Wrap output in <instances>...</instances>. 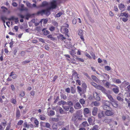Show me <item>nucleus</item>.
Returning <instances> with one entry per match:
<instances>
[{
    "label": "nucleus",
    "mask_w": 130,
    "mask_h": 130,
    "mask_svg": "<svg viewBox=\"0 0 130 130\" xmlns=\"http://www.w3.org/2000/svg\"><path fill=\"white\" fill-rule=\"evenodd\" d=\"M57 5L56 1L55 0H53L50 3V6L46 8V14L47 15H50L51 14L50 10L51 9L56 8L57 7Z\"/></svg>",
    "instance_id": "1"
},
{
    "label": "nucleus",
    "mask_w": 130,
    "mask_h": 130,
    "mask_svg": "<svg viewBox=\"0 0 130 130\" xmlns=\"http://www.w3.org/2000/svg\"><path fill=\"white\" fill-rule=\"evenodd\" d=\"M110 102L108 101H106L103 103L102 107L104 110H107L110 109L111 108L110 107Z\"/></svg>",
    "instance_id": "2"
},
{
    "label": "nucleus",
    "mask_w": 130,
    "mask_h": 130,
    "mask_svg": "<svg viewBox=\"0 0 130 130\" xmlns=\"http://www.w3.org/2000/svg\"><path fill=\"white\" fill-rule=\"evenodd\" d=\"M96 89L101 90L105 94H106L107 91L102 86L100 85H98Z\"/></svg>",
    "instance_id": "3"
},
{
    "label": "nucleus",
    "mask_w": 130,
    "mask_h": 130,
    "mask_svg": "<svg viewBox=\"0 0 130 130\" xmlns=\"http://www.w3.org/2000/svg\"><path fill=\"white\" fill-rule=\"evenodd\" d=\"M106 110V111L105 112V113L106 115L107 116H111L114 114V113L112 111V110L111 108Z\"/></svg>",
    "instance_id": "4"
},
{
    "label": "nucleus",
    "mask_w": 130,
    "mask_h": 130,
    "mask_svg": "<svg viewBox=\"0 0 130 130\" xmlns=\"http://www.w3.org/2000/svg\"><path fill=\"white\" fill-rule=\"evenodd\" d=\"M46 9H42L37 12L36 14L37 15L41 14V15H43L44 14H45L46 16H48L49 15H47L46 14Z\"/></svg>",
    "instance_id": "5"
},
{
    "label": "nucleus",
    "mask_w": 130,
    "mask_h": 130,
    "mask_svg": "<svg viewBox=\"0 0 130 130\" xmlns=\"http://www.w3.org/2000/svg\"><path fill=\"white\" fill-rule=\"evenodd\" d=\"M88 121L89 122L90 125H93L94 121V117H89L88 119Z\"/></svg>",
    "instance_id": "6"
},
{
    "label": "nucleus",
    "mask_w": 130,
    "mask_h": 130,
    "mask_svg": "<svg viewBox=\"0 0 130 130\" xmlns=\"http://www.w3.org/2000/svg\"><path fill=\"white\" fill-rule=\"evenodd\" d=\"M105 94L106 95V96L108 97V99L111 102L113 103L116 102V101L113 98L111 95L108 93L107 92L106 93V94Z\"/></svg>",
    "instance_id": "7"
},
{
    "label": "nucleus",
    "mask_w": 130,
    "mask_h": 130,
    "mask_svg": "<svg viewBox=\"0 0 130 130\" xmlns=\"http://www.w3.org/2000/svg\"><path fill=\"white\" fill-rule=\"evenodd\" d=\"M74 107L75 109L77 110L80 109L82 107V106L79 103L77 102L74 105Z\"/></svg>",
    "instance_id": "8"
},
{
    "label": "nucleus",
    "mask_w": 130,
    "mask_h": 130,
    "mask_svg": "<svg viewBox=\"0 0 130 130\" xmlns=\"http://www.w3.org/2000/svg\"><path fill=\"white\" fill-rule=\"evenodd\" d=\"M17 75L13 71L9 75V76L11 77L13 79H15L17 77Z\"/></svg>",
    "instance_id": "9"
},
{
    "label": "nucleus",
    "mask_w": 130,
    "mask_h": 130,
    "mask_svg": "<svg viewBox=\"0 0 130 130\" xmlns=\"http://www.w3.org/2000/svg\"><path fill=\"white\" fill-rule=\"evenodd\" d=\"M98 111V108L97 107H93V110L92 112V115L93 116H96L97 114Z\"/></svg>",
    "instance_id": "10"
},
{
    "label": "nucleus",
    "mask_w": 130,
    "mask_h": 130,
    "mask_svg": "<svg viewBox=\"0 0 130 130\" xmlns=\"http://www.w3.org/2000/svg\"><path fill=\"white\" fill-rule=\"evenodd\" d=\"M125 6L122 3L120 4L119 6V8L120 10H122V11L125 10Z\"/></svg>",
    "instance_id": "11"
},
{
    "label": "nucleus",
    "mask_w": 130,
    "mask_h": 130,
    "mask_svg": "<svg viewBox=\"0 0 130 130\" xmlns=\"http://www.w3.org/2000/svg\"><path fill=\"white\" fill-rule=\"evenodd\" d=\"M84 114H90L91 113V111L90 109L88 108H85L84 110Z\"/></svg>",
    "instance_id": "12"
},
{
    "label": "nucleus",
    "mask_w": 130,
    "mask_h": 130,
    "mask_svg": "<svg viewBox=\"0 0 130 130\" xmlns=\"http://www.w3.org/2000/svg\"><path fill=\"white\" fill-rule=\"evenodd\" d=\"M102 76L106 80H109V76L107 74L105 73H103L102 74Z\"/></svg>",
    "instance_id": "13"
},
{
    "label": "nucleus",
    "mask_w": 130,
    "mask_h": 130,
    "mask_svg": "<svg viewBox=\"0 0 130 130\" xmlns=\"http://www.w3.org/2000/svg\"><path fill=\"white\" fill-rule=\"evenodd\" d=\"M57 37L58 39H60L61 40H63L66 39V38L64 37L61 34H60L57 36Z\"/></svg>",
    "instance_id": "14"
},
{
    "label": "nucleus",
    "mask_w": 130,
    "mask_h": 130,
    "mask_svg": "<svg viewBox=\"0 0 130 130\" xmlns=\"http://www.w3.org/2000/svg\"><path fill=\"white\" fill-rule=\"evenodd\" d=\"M48 3L46 1H44L43 2L42 4L40 5V7H44L48 6Z\"/></svg>",
    "instance_id": "15"
},
{
    "label": "nucleus",
    "mask_w": 130,
    "mask_h": 130,
    "mask_svg": "<svg viewBox=\"0 0 130 130\" xmlns=\"http://www.w3.org/2000/svg\"><path fill=\"white\" fill-rule=\"evenodd\" d=\"M112 91L115 94H117L119 91V88L117 86L116 88H114L112 89Z\"/></svg>",
    "instance_id": "16"
},
{
    "label": "nucleus",
    "mask_w": 130,
    "mask_h": 130,
    "mask_svg": "<svg viewBox=\"0 0 130 130\" xmlns=\"http://www.w3.org/2000/svg\"><path fill=\"white\" fill-rule=\"evenodd\" d=\"M42 31L44 35H47L50 33V32L48 30H46L45 28H44L42 30Z\"/></svg>",
    "instance_id": "17"
},
{
    "label": "nucleus",
    "mask_w": 130,
    "mask_h": 130,
    "mask_svg": "<svg viewBox=\"0 0 130 130\" xmlns=\"http://www.w3.org/2000/svg\"><path fill=\"white\" fill-rule=\"evenodd\" d=\"M60 96L61 99L64 100H66L67 99V97L66 95L63 94L61 92H60Z\"/></svg>",
    "instance_id": "18"
},
{
    "label": "nucleus",
    "mask_w": 130,
    "mask_h": 130,
    "mask_svg": "<svg viewBox=\"0 0 130 130\" xmlns=\"http://www.w3.org/2000/svg\"><path fill=\"white\" fill-rule=\"evenodd\" d=\"M67 102L62 100H61L59 101L57 103V104L59 105H64L65 104H66Z\"/></svg>",
    "instance_id": "19"
},
{
    "label": "nucleus",
    "mask_w": 130,
    "mask_h": 130,
    "mask_svg": "<svg viewBox=\"0 0 130 130\" xmlns=\"http://www.w3.org/2000/svg\"><path fill=\"white\" fill-rule=\"evenodd\" d=\"M69 53L73 57L75 58L77 56L75 55L76 54L75 51L72 50L70 51Z\"/></svg>",
    "instance_id": "20"
},
{
    "label": "nucleus",
    "mask_w": 130,
    "mask_h": 130,
    "mask_svg": "<svg viewBox=\"0 0 130 130\" xmlns=\"http://www.w3.org/2000/svg\"><path fill=\"white\" fill-rule=\"evenodd\" d=\"M98 116L99 119L101 118L102 117H104V114L103 112V111H102L100 112L98 114Z\"/></svg>",
    "instance_id": "21"
},
{
    "label": "nucleus",
    "mask_w": 130,
    "mask_h": 130,
    "mask_svg": "<svg viewBox=\"0 0 130 130\" xmlns=\"http://www.w3.org/2000/svg\"><path fill=\"white\" fill-rule=\"evenodd\" d=\"M120 16H124L126 18L128 17V14L125 12H124L123 13H120Z\"/></svg>",
    "instance_id": "22"
},
{
    "label": "nucleus",
    "mask_w": 130,
    "mask_h": 130,
    "mask_svg": "<svg viewBox=\"0 0 130 130\" xmlns=\"http://www.w3.org/2000/svg\"><path fill=\"white\" fill-rule=\"evenodd\" d=\"M53 130H57L58 128L57 125V124H54L52 127Z\"/></svg>",
    "instance_id": "23"
},
{
    "label": "nucleus",
    "mask_w": 130,
    "mask_h": 130,
    "mask_svg": "<svg viewBox=\"0 0 130 130\" xmlns=\"http://www.w3.org/2000/svg\"><path fill=\"white\" fill-rule=\"evenodd\" d=\"M111 119H105L103 121V122L105 123H110L111 122Z\"/></svg>",
    "instance_id": "24"
},
{
    "label": "nucleus",
    "mask_w": 130,
    "mask_h": 130,
    "mask_svg": "<svg viewBox=\"0 0 130 130\" xmlns=\"http://www.w3.org/2000/svg\"><path fill=\"white\" fill-rule=\"evenodd\" d=\"M20 117V111L18 109L16 111V117L18 118H19Z\"/></svg>",
    "instance_id": "25"
},
{
    "label": "nucleus",
    "mask_w": 130,
    "mask_h": 130,
    "mask_svg": "<svg viewBox=\"0 0 130 130\" xmlns=\"http://www.w3.org/2000/svg\"><path fill=\"white\" fill-rule=\"evenodd\" d=\"M62 107L66 111H68L69 110L70 107V106H63Z\"/></svg>",
    "instance_id": "26"
},
{
    "label": "nucleus",
    "mask_w": 130,
    "mask_h": 130,
    "mask_svg": "<svg viewBox=\"0 0 130 130\" xmlns=\"http://www.w3.org/2000/svg\"><path fill=\"white\" fill-rule=\"evenodd\" d=\"M77 117L76 116H73L71 119L74 122L77 120Z\"/></svg>",
    "instance_id": "27"
},
{
    "label": "nucleus",
    "mask_w": 130,
    "mask_h": 130,
    "mask_svg": "<svg viewBox=\"0 0 130 130\" xmlns=\"http://www.w3.org/2000/svg\"><path fill=\"white\" fill-rule=\"evenodd\" d=\"M119 94H118L117 97V100L119 101L123 102L124 100L119 95Z\"/></svg>",
    "instance_id": "28"
},
{
    "label": "nucleus",
    "mask_w": 130,
    "mask_h": 130,
    "mask_svg": "<svg viewBox=\"0 0 130 130\" xmlns=\"http://www.w3.org/2000/svg\"><path fill=\"white\" fill-rule=\"evenodd\" d=\"M79 102L82 105L85 104V101L83 99H80Z\"/></svg>",
    "instance_id": "29"
},
{
    "label": "nucleus",
    "mask_w": 130,
    "mask_h": 130,
    "mask_svg": "<svg viewBox=\"0 0 130 130\" xmlns=\"http://www.w3.org/2000/svg\"><path fill=\"white\" fill-rule=\"evenodd\" d=\"M91 77L96 82H97L98 80V79L94 75H92L91 76Z\"/></svg>",
    "instance_id": "30"
},
{
    "label": "nucleus",
    "mask_w": 130,
    "mask_h": 130,
    "mask_svg": "<svg viewBox=\"0 0 130 130\" xmlns=\"http://www.w3.org/2000/svg\"><path fill=\"white\" fill-rule=\"evenodd\" d=\"M1 19L3 21V23H4V24H5V20H8V18L4 16H2L1 17Z\"/></svg>",
    "instance_id": "31"
},
{
    "label": "nucleus",
    "mask_w": 130,
    "mask_h": 130,
    "mask_svg": "<svg viewBox=\"0 0 130 130\" xmlns=\"http://www.w3.org/2000/svg\"><path fill=\"white\" fill-rule=\"evenodd\" d=\"M129 83L126 81H124L122 83V84L123 86L124 87H125L126 86L128 85Z\"/></svg>",
    "instance_id": "32"
},
{
    "label": "nucleus",
    "mask_w": 130,
    "mask_h": 130,
    "mask_svg": "<svg viewBox=\"0 0 130 130\" xmlns=\"http://www.w3.org/2000/svg\"><path fill=\"white\" fill-rule=\"evenodd\" d=\"M82 124L84 127H85L89 126V124L87 121H85L83 122Z\"/></svg>",
    "instance_id": "33"
},
{
    "label": "nucleus",
    "mask_w": 130,
    "mask_h": 130,
    "mask_svg": "<svg viewBox=\"0 0 130 130\" xmlns=\"http://www.w3.org/2000/svg\"><path fill=\"white\" fill-rule=\"evenodd\" d=\"M63 31L64 32H66V35L69 37V36L68 35V33L69 32L68 29L66 28H65L63 29Z\"/></svg>",
    "instance_id": "34"
},
{
    "label": "nucleus",
    "mask_w": 130,
    "mask_h": 130,
    "mask_svg": "<svg viewBox=\"0 0 130 130\" xmlns=\"http://www.w3.org/2000/svg\"><path fill=\"white\" fill-rule=\"evenodd\" d=\"M66 104L67 105L70 107L71 106H72L73 105V103L71 101H68L67 102Z\"/></svg>",
    "instance_id": "35"
},
{
    "label": "nucleus",
    "mask_w": 130,
    "mask_h": 130,
    "mask_svg": "<svg viewBox=\"0 0 130 130\" xmlns=\"http://www.w3.org/2000/svg\"><path fill=\"white\" fill-rule=\"evenodd\" d=\"M30 60H25L22 62V63L23 65H24L30 62Z\"/></svg>",
    "instance_id": "36"
},
{
    "label": "nucleus",
    "mask_w": 130,
    "mask_h": 130,
    "mask_svg": "<svg viewBox=\"0 0 130 130\" xmlns=\"http://www.w3.org/2000/svg\"><path fill=\"white\" fill-rule=\"evenodd\" d=\"M34 123L36 125V126H35V127H38L39 126V122L37 119H35L34 121Z\"/></svg>",
    "instance_id": "37"
},
{
    "label": "nucleus",
    "mask_w": 130,
    "mask_h": 130,
    "mask_svg": "<svg viewBox=\"0 0 130 130\" xmlns=\"http://www.w3.org/2000/svg\"><path fill=\"white\" fill-rule=\"evenodd\" d=\"M79 118L77 120L74 122L75 125L76 126H77L79 124Z\"/></svg>",
    "instance_id": "38"
},
{
    "label": "nucleus",
    "mask_w": 130,
    "mask_h": 130,
    "mask_svg": "<svg viewBox=\"0 0 130 130\" xmlns=\"http://www.w3.org/2000/svg\"><path fill=\"white\" fill-rule=\"evenodd\" d=\"M52 23L53 25L56 26L57 27L58 25V23L55 21H52Z\"/></svg>",
    "instance_id": "39"
},
{
    "label": "nucleus",
    "mask_w": 130,
    "mask_h": 130,
    "mask_svg": "<svg viewBox=\"0 0 130 130\" xmlns=\"http://www.w3.org/2000/svg\"><path fill=\"white\" fill-rule=\"evenodd\" d=\"M90 84L91 85L93 86L96 88V87H98V85L97 84L93 82H91L90 83Z\"/></svg>",
    "instance_id": "40"
},
{
    "label": "nucleus",
    "mask_w": 130,
    "mask_h": 130,
    "mask_svg": "<svg viewBox=\"0 0 130 130\" xmlns=\"http://www.w3.org/2000/svg\"><path fill=\"white\" fill-rule=\"evenodd\" d=\"M75 58L78 61L82 62H84V60L83 59L78 57H77V56Z\"/></svg>",
    "instance_id": "41"
},
{
    "label": "nucleus",
    "mask_w": 130,
    "mask_h": 130,
    "mask_svg": "<svg viewBox=\"0 0 130 130\" xmlns=\"http://www.w3.org/2000/svg\"><path fill=\"white\" fill-rule=\"evenodd\" d=\"M104 68L105 70L107 71H110L111 69V68L108 66H105Z\"/></svg>",
    "instance_id": "42"
},
{
    "label": "nucleus",
    "mask_w": 130,
    "mask_h": 130,
    "mask_svg": "<svg viewBox=\"0 0 130 130\" xmlns=\"http://www.w3.org/2000/svg\"><path fill=\"white\" fill-rule=\"evenodd\" d=\"M31 15L29 14H27L25 15L26 19L27 20H28L29 18L31 17Z\"/></svg>",
    "instance_id": "43"
},
{
    "label": "nucleus",
    "mask_w": 130,
    "mask_h": 130,
    "mask_svg": "<svg viewBox=\"0 0 130 130\" xmlns=\"http://www.w3.org/2000/svg\"><path fill=\"white\" fill-rule=\"evenodd\" d=\"M71 93L73 94L75 93L76 92L75 89L73 87H71Z\"/></svg>",
    "instance_id": "44"
},
{
    "label": "nucleus",
    "mask_w": 130,
    "mask_h": 130,
    "mask_svg": "<svg viewBox=\"0 0 130 130\" xmlns=\"http://www.w3.org/2000/svg\"><path fill=\"white\" fill-rule=\"evenodd\" d=\"M120 19H122V21L124 22H126L128 20V19L126 18H120Z\"/></svg>",
    "instance_id": "45"
},
{
    "label": "nucleus",
    "mask_w": 130,
    "mask_h": 130,
    "mask_svg": "<svg viewBox=\"0 0 130 130\" xmlns=\"http://www.w3.org/2000/svg\"><path fill=\"white\" fill-rule=\"evenodd\" d=\"M13 43L14 42L12 41V39L11 40V41L9 43L10 44L9 47L10 48H11L12 47Z\"/></svg>",
    "instance_id": "46"
},
{
    "label": "nucleus",
    "mask_w": 130,
    "mask_h": 130,
    "mask_svg": "<svg viewBox=\"0 0 130 130\" xmlns=\"http://www.w3.org/2000/svg\"><path fill=\"white\" fill-rule=\"evenodd\" d=\"M110 85V84L109 83L107 82L106 83L105 85L107 88H109V86Z\"/></svg>",
    "instance_id": "47"
},
{
    "label": "nucleus",
    "mask_w": 130,
    "mask_h": 130,
    "mask_svg": "<svg viewBox=\"0 0 130 130\" xmlns=\"http://www.w3.org/2000/svg\"><path fill=\"white\" fill-rule=\"evenodd\" d=\"M84 32L82 30H79V32L78 33V35L79 36H83Z\"/></svg>",
    "instance_id": "48"
},
{
    "label": "nucleus",
    "mask_w": 130,
    "mask_h": 130,
    "mask_svg": "<svg viewBox=\"0 0 130 130\" xmlns=\"http://www.w3.org/2000/svg\"><path fill=\"white\" fill-rule=\"evenodd\" d=\"M49 29L51 31H53L55 30V27L54 26H52L49 28Z\"/></svg>",
    "instance_id": "49"
},
{
    "label": "nucleus",
    "mask_w": 130,
    "mask_h": 130,
    "mask_svg": "<svg viewBox=\"0 0 130 130\" xmlns=\"http://www.w3.org/2000/svg\"><path fill=\"white\" fill-rule=\"evenodd\" d=\"M98 126L95 125L94 126L92 129V130H98Z\"/></svg>",
    "instance_id": "50"
},
{
    "label": "nucleus",
    "mask_w": 130,
    "mask_h": 130,
    "mask_svg": "<svg viewBox=\"0 0 130 130\" xmlns=\"http://www.w3.org/2000/svg\"><path fill=\"white\" fill-rule=\"evenodd\" d=\"M50 115L53 116L55 115V112L54 111L51 110L50 111Z\"/></svg>",
    "instance_id": "51"
},
{
    "label": "nucleus",
    "mask_w": 130,
    "mask_h": 130,
    "mask_svg": "<svg viewBox=\"0 0 130 130\" xmlns=\"http://www.w3.org/2000/svg\"><path fill=\"white\" fill-rule=\"evenodd\" d=\"M62 14V13L61 12H59L56 14V17H60Z\"/></svg>",
    "instance_id": "52"
},
{
    "label": "nucleus",
    "mask_w": 130,
    "mask_h": 130,
    "mask_svg": "<svg viewBox=\"0 0 130 130\" xmlns=\"http://www.w3.org/2000/svg\"><path fill=\"white\" fill-rule=\"evenodd\" d=\"M23 121L22 120H20L17 123V124L18 125H21L23 123Z\"/></svg>",
    "instance_id": "53"
},
{
    "label": "nucleus",
    "mask_w": 130,
    "mask_h": 130,
    "mask_svg": "<svg viewBox=\"0 0 130 130\" xmlns=\"http://www.w3.org/2000/svg\"><path fill=\"white\" fill-rule=\"evenodd\" d=\"M78 74H77V72L76 71H73V73L72 75V76H75V77L76 76H78Z\"/></svg>",
    "instance_id": "54"
},
{
    "label": "nucleus",
    "mask_w": 130,
    "mask_h": 130,
    "mask_svg": "<svg viewBox=\"0 0 130 130\" xmlns=\"http://www.w3.org/2000/svg\"><path fill=\"white\" fill-rule=\"evenodd\" d=\"M22 101L23 102H25L27 100V99L26 97H24L22 99Z\"/></svg>",
    "instance_id": "55"
},
{
    "label": "nucleus",
    "mask_w": 130,
    "mask_h": 130,
    "mask_svg": "<svg viewBox=\"0 0 130 130\" xmlns=\"http://www.w3.org/2000/svg\"><path fill=\"white\" fill-rule=\"evenodd\" d=\"M94 105L96 106H98L100 105V104L99 102L97 101H95L94 103Z\"/></svg>",
    "instance_id": "56"
},
{
    "label": "nucleus",
    "mask_w": 130,
    "mask_h": 130,
    "mask_svg": "<svg viewBox=\"0 0 130 130\" xmlns=\"http://www.w3.org/2000/svg\"><path fill=\"white\" fill-rule=\"evenodd\" d=\"M77 88L78 90V91L79 93H80L82 92V90L81 88L80 87L78 86L77 87Z\"/></svg>",
    "instance_id": "57"
},
{
    "label": "nucleus",
    "mask_w": 130,
    "mask_h": 130,
    "mask_svg": "<svg viewBox=\"0 0 130 130\" xmlns=\"http://www.w3.org/2000/svg\"><path fill=\"white\" fill-rule=\"evenodd\" d=\"M69 112L71 113H73L74 111V108L72 107H70Z\"/></svg>",
    "instance_id": "58"
},
{
    "label": "nucleus",
    "mask_w": 130,
    "mask_h": 130,
    "mask_svg": "<svg viewBox=\"0 0 130 130\" xmlns=\"http://www.w3.org/2000/svg\"><path fill=\"white\" fill-rule=\"evenodd\" d=\"M15 18L14 16H12L10 18H8V20L9 21H11L15 20Z\"/></svg>",
    "instance_id": "59"
},
{
    "label": "nucleus",
    "mask_w": 130,
    "mask_h": 130,
    "mask_svg": "<svg viewBox=\"0 0 130 130\" xmlns=\"http://www.w3.org/2000/svg\"><path fill=\"white\" fill-rule=\"evenodd\" d=\"M65 91L67 93H70V89L69 87H68L66 89Z\"/></svg>",
    "instance_id": "60"
},
{
    "label": "nucleus",
    "mask_w": 130,
    "mask_h": 130,
    "mask_svg": "<svg viewBox=\"0 0 130 130\" xmlns=\"http://www.w3.org/2000/svg\"><path fill=\"white\" fill-rule=\"evenodd\" d=\"M93 95L94 98H96V96H99L98 93L96 92H95L93 93Z\"/></svg>",
    "instance_id": "61"
},
{
    "label": "nucleus",
    "mask_w": 130,
    "mask_h": 130,
    "mask_svg": "<svg viewBox=\"0 0 130 130\" xmlns=\"http://www.w3.org/2000/svg\"><path fill=\"white\" fill-rule=\"evenodd\" d=\"M50 124L48 123H46V127L47 128H50Z\"/></svg>",
    "instance_id": "62"
},
{
    "label": "nucleus",
    "mask_w": 130,
    "mask_h": 130,
    "mask_svg": "<svg viewBox=\"0 0 130 130\" xmlns=\"http://www.w3.org/2000/svg\"><path fill=\"white\" fill-rule=\"evenodd\" d=\"M117 84H120L121 83V82L120 79H116L115 82Z\"/></svg>",
    "instance_id": "63"
},
{
    "label": "nucleus",
    "mask_w": 130,
    "mask_h": 130,
    "mask_svg": "<svg viewBox=\"0 0 130 130\" xmlns=\"http://www.w3.org/2000/svg\"><path fill=\"white\" fill-rule=\"evenodd\" d=\"M125 89L127 91H130V85L128 86Z\"/></svg>",
    "instance_id": "64"
}]
</instances>
